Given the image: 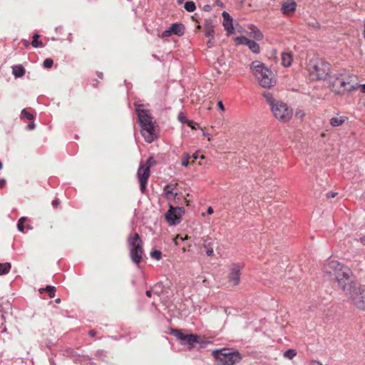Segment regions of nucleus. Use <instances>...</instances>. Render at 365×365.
<instances>
[{
    "instance_id": "c03bdc74",
    "label": "nucleus",
    "mask_w": 365,
    "mask_h": 365,
    "mask_svg": "<svg viewBox=\"0 0 365 365\" xmlns=\"http://www.w3.org/2000/svg\"><path fill=\"white\" fill-rule=\"evenodd\" d=\"M187 239V236L185 237H182V236L180 235H178L175 240V242L176 245L178 244V240L179 241H183L184 240Z\"/></svg>"
},
{
    "instance_id": "2eb2a0df",
    "label": "nucleus",
    "mask_w": 365,
    "mask_h": 365,
    "mask_svg": "<svg viewBox=\"0 0 365 365\" xmlns=\"http://www.w3.org/2000/svg\"><path fill=\"white\" fill-rule=\"evenodd\" d=\"M217 365H228V349L223 348L212 351Z\"/></svg>"
},
{
    "instance_id": "5fc2aeb1",
    "label": "nucleus",
    "mask_w": 365,
    "mask_h": 365,
    "mask_svg": "<svg viewBox=\"0 0 365 365\" xmlns=\"http://www.w3.org/2000/svg\"><path fill=\"white\" fill-rule=\"evenodd\" d=\"M6 183V181L4 180H0V187H2L3 186H4Z\"/></svg>"
},
{
    "instance_id": "412c9836",
    "label": "nucleus",
    "mask_w": 365,
    "mask_h": 365,
    "mask_svg": "<svg viewBox=\"0 0 365 365\" xmlns=\"http://www.w3.org/2000/svg\"><path fill=\"white\" fill-rule=\"evenodd\" d=\"M170 28L173 34H176L179 36H182L185 31V27L182 24H173Z\"/></svg>"
},
{
    "instance_id": "a878e982",
    "label": "nucleus",
    "mask_w": 365,
    "mask_h": 365,
    "mask_svg": "<svg viewBox=\"0 0 365 365\" xmlns=\"http://www.w3.org/2000/svg\"><path fill=\"white\" fill-rule=\"evenodd\" d=\"M11 265L9 262L0 263V275L6 274L9 272Z\"/></svg>"
},
{
    "instance_id": "9d476101",
    "label": "nucleus",
    "mask_w": 365,
    "mask_h": 365,
    "mask_svg": "<svg viewBox=\"0 0 365 365\" xmlns=\"http://www.w3.org/2000/svg\"><path fill=\"white\" fill-rule=\"evenodd\" d=\"M184 214L182 207L170 206L169 210L165 214V219L170 225H175L180 222V218Z\"/></svg>"
},
{
    "instance_id": "052dcab7",
    "label": "nucleus",
    "mask_w": 365,
    "mask_h": 365,
    "mask_svg": "<svg viewBox=\"0 0 365 365\" xmlns=\"http://www.w3.org/2000/svg\"><path fill=\"white\" fill-rule=\"evenodd\" d=\"M103 350H98V351H97V353H96V354H97L98 355H101V354H103Z\"/></svg>"
},
{
    "instance_id": "864d4df0",
    "label": "nucleus",
    "mask_w": 365,
    "mask_h": 365,
    "mask_svg": "<svg viewBox=\"0 0 365 365\" xmlns=\"http://www.w3.org/2000/svg\"><path fill=\"white\" fill-rule=\"evenodd\" d=\"M359 87L361 88V92L362 93H365V83L363 84V85H360Z\"/></svg>"
},
{
    "instance_id": "37998d69",
    "label": "nucleus",
    "mask_w": 365,
    "mask_h": 365,
    "mask_svg": "<svg viewBox=\"0 0 365 365\" xmlns=\"http://www.w3.org/2000/svg\"><path fill=\"white\" fill-rule=\"evenodd\" d=\"M192 158H193V160H192V163H194V162H195L196 160H197L198 158L204 159V158H205V157H204L203 155L200 156V155H199V152H197H197H195V153L192 155Z\"/></svg>"
},
{
    "instance_id": "393cba45",
    "label": "nucleus",
    "mask_w": 365,
    "mask_h": 365,
    "mask_svg": "<svg viewBox=\"0 0 365 365\" xmlns=\"http://www.w3.org/2000/svg\"><path fill=\"white\" fill-rule=\"evenodd\" d=\"M346 119L347 118L344 116L334 117L330 119V124L333 127L339 126L342 125Z\"/></svg>"
},
{
    "instance_id": "49530a36",
    "label": "nucleus",
    "mask_w": 365,
    "mask_h": 365,
    "mask_svg": "<svg viewBox=\"0 0 365 365\" xmlns=\"http://www.w3.org/2000/svg\"><path fill=\"white\" fill-rule=\"evenodd\" d=\"M217 106L219 107V108L222 110V111H225V106L222 103V101H219L217 102Z\"/></svg>"
},
{
    "instance_id": "13d9d810",
    "label": "nucleus",
    "mask_w": 365,
    "mask_h": 365,
    "mask_svg": "<svg viewBox=\"0 0 365 365\" xmlns=\"http://www.w3.org/2000/svg\"><path fill=\"white\" fill-rule=\"evenodd\" d=\"M89 335L91 336H93L95 335V331L91 330L89 331Z\"/></svg>"
},
{
    "instance_id": "c756f323",
    "label": "nucleus",
    "mask_w": 365,
    "mask_h": 365,
    "mask_svg": "<svg viewBox=\"0 0 365 365\" xmlns=\"http://www.w3.org/2000/svg\"><path fill=\"white\" fill-rule=\"evenodd\" d=\"M184 8L189 12H192L195 9V4L193 1H187L184 5Z\"/></svg>"
},
{
    "instance_id": "72a5a7b5",
    "label": "nucleus",
    "mask_w": 365,
    "mask_h": 365,
    "mask_svg": "<svg viewBox=\"0 0 365 365\" xmlns=\"http://www.w3.org/2000/svg\"><path fill=\"white\" fill-rule=\"evenodd\" d=\"M155 163V161L153 157H150L145 163H140L143 167H148L149 170H150V167L153 166Z\"/></svg>"
},
{
    "instance_id": "6ab92c4d",
    "label": "nucleus",
    "mask_w": 365,
    "mask_h": 365,
    "mask_svg": "<svg viewBox=\"0 0 365 365\" xmlns=\"http://www.w3.org/2000/svg\"><path fill=\"white\" fill-rule=\"evenodd\" d=\"M250 36L255 40V41H262L264 38L263 34L261 32V31L255 25L250 24L248 26Z\"/></svg>"
},
{
    "instance_id": "f3484780",
    "label": "nucleus",
    "mask_w": 365,
    "mask_h": 365,
    "mask_svg": "<svg viewBox=\"0 0 365 365\" xmlns=\"http://www.w3.org/2000/svg\"><path fill=\"white\" fill-rule=\"evenodd\" d=\"M297 9V3L292 0L286 1L282 5L281 11L283 14L288 15L289 13L293 12Z\"/></svg>"
},
{
    "instance_id": "5701e85b",
    "label": "nucleus",
    "mask_w": 365,
    "mask_h": 365,
    "mask_svg": "<svg viewBox=\"0 0 365 365\" xmlns=\"http://www.w3.org/2000/svg\"><path fill=\"white\" fill-rule=\"evenodd\" d=\"M293 57L291 53L285 52L282 53V64L284 67H289L292 65Z\"/></svg>"
},
{
    "instance_id": "58836bf2",
    "label": "nucleus",
    "mask_w": 365,
    "mask_h": 365,
    "mask_svg": "<svg viewBox=\"0 0 365 365\" xmlns=\"http://www.w3.org/2000/svg\"><path fill=\"white\" fill-rule=\"evenodd\" d=\"M53 61L51 58H46L43 61V66L46 68H50L52 67Z\"/></svg>"
},
{
    "instance_id": "e433bc0d",
    "label": "nucleus",
    "mask_w": 365,
    "mask_h": 365,
    "mask_svg": "<svg viewBox=\"0 0 365 365\" xmlns=\"http://www.w3.org/2000/svg\"><path fill=\"white\" fill-rule=\"evenodd\" d=\"M46 291L48 293V295L51 298H53L55 296L56 287L52 286H47L46 288Z\"/></svg>"
},
{
    "instance_id": "680f3d73",
    "label": "nucleus",
    "mask_w": 365,
    "mask_h": 365,
    "mask_svg": "<svg viewBox=\"0 0 365 365\" xmlns=\"http://www.w3.org/2000/svg\"><path fill=\"white\" fill-rule=\"evenodd\" d=\"M1 168H2V164H1V163L0 162V170L1 169Z\"/></svg>"
},
{
    "instance_id": "cd10ccee",
    "label": "nucleus",
    "mask_w": 365,
    "mask_h": 365,
    "mask_svg": "<svg viewBox=\"0 0 365 365\" xmlns=\"http://www.w3.org/2000/svg\"><path fill=\"white\" fill-rule=\"evenodd\" d=\"M38 38H39V35H38V34L34 35L31 45L34 48L43 47V43L41 41H38Z\"/></svg>"
},
{
    "instance_id": "de8ad7c7",
    "label": "nucleus",
    "mask_w": 365,
    "mask_h": 365,
    "mask_svg": "<svg viewBox=\"0 0 365 365\" xmlns=\"http://www.w3.org/2000/svg\"><path fill=\"white\" fill-rule=\"evenodd\" d=\"M29 130H33L35 128V124L34 123H31L27 126Z\"/></svg>"
},
{
    "instance_id": "39448f33",
    "label": "nucleus",
    "mask_w": 365,
    "mask_h": 365,
    "mask_svg": "<svg viewBox=\"0 0 365 365\" xmlns=\"http://www.w3.org/2000/svg\"><path fill=\"white\" fill-rule=\"evenodd\" d=\"M271 110L274 117L284 123L289 121L293 115L292 109L281 101H277L272 105Z\"/></svg>"
},
{
    "instance_id": "2f4dec72",
    "label": "nucleus",
    "mask_w": 365,
    "mask_h": 365,
    "mask_svg": "<svg viewBox=\"0 0 365 365\" xmlns=\"http://www.w3.org/2000/svg\"><path fill=\"white\" fill-rule=\"evenodd\" d=\"M26 221V217H21L19 221H18V223H17V228L18 230L20 231V232H24V222Z\"/></svg>"
},
{
    "instance_id": "ddd939ff",
    "label": "nucleus",
    "mask_w": 365,
    "mask_h": 365,
    "mask_svg": "<svg viewBox=\"0 0 365 365\" xmlns=\"http://www.w3.org/2000/svg\"><path fill=\"white\" fill-rule=\"evenodd\" d=\"M150 175V170H149V168L143 167L140 165L137 172V177L140 182V187L142 192H144L146 189L148 180Z\"/></svg>"
},
{
    "instance_id": "8fccbe9b",
    "label": "nucleus",
    "mask_w": 365,
    "mask_h": 365,
    "mask_svg": "<svg viewBox=\"0 0 365 365\" xmlns=\"http://www.w3.org/2000/svg\"><path fill=\"white\" fill-rule=\"evenodd\" d=\"M311 365H322L320 362L317 361H311Z\"/></svg>"
},
{
    "instance_id": "603ef678",
    "label": "nucleus",
    "mask_w": 365,
    "mask_h": 365,
    "mask_svg": "<svg viewBox=\"0 0 365 365\" xmlns=\"http://www.w3.org/2000/svg\"><path fill=\"white\" fill-rule=\"evenodd\" d=\"M215 4H216L218 6H220V7H222V6H223L222 2V1H217L215 2Z\"/></svg>"
},
{
    "instance_id": "3c124183",
    "label": "nucleus",
    "mask_w": 365,
    "mask_h": 365,
    "mask_svg": "<svg viewBox=\"0 0 365 365\" xmlns=\"http://www.w3.org/2000/svg\"><path fill=\"white\" fill-rule=\"evenodd\" d=\"M207 214L211 215L213 213V209L211 207H209L207 211Z\"/></svg>"
},
{
    "instance_id": "c9c22d12",
    "label": "nucleus",
    "mask_w": 365,
    "mask_h": 365,
    "mask_svg": "<svg viewBox=\"0 0 365 365\" xmlns=\"http://www.w3.org/2000/svg\"><path fill=\"white\" fill-rule=\"evenodd\" d=\"M150 256L156 260H160L161 258V252L159 250H153L150 252Z\"/></svg>"
},
{
    "instance_id": "a19ab883",
    "label": "nucleus",
    "mask_w": 365,
    "mask_h": 365,
    "mask_svg": "<svg viewBox=\"0 0 365 365\" xmlns=\"http://www.w3.org/2000/svg\"><path fill=\"white\" fill-rule=\"evenodd\" d=\"M178 118L179 121H180L182 123H188V120L185 116V115L183 113H180L178 114Z\"/></svg>"
},
{
    "instance_id": "c85d7f7f",
    "label": "nucleus",
    "mask_w": 365,
    "mask_h": 365,
    "mask_svg": "<svg viewBox=\"0 0 365 365\" xmlns=\"http://www.w3.org/2000/svg\"><path fill=\"white\" fill-rule=\"evenodd\" d=\"M283 355L289 359H292L297 355V351L294 349H290L285 351Z\"/></svg>"
},
{
    "instance_id": "4be33fe9",
    "label": "nucleus",
    "mask_w": 365,
    "mask_h": 365,
    "mask_svg": "<svg viewBox=\"0 0 365 365\" xmlns=\"http://www.w3.org/2000/svg\"><path fill=\"white\" fill-rule=\"evenodd\" d=\"M25 68L21 64L12 66V74L15 78H21L25 74Z\"/></svg>"
},
{
    "instance_id": "7c9ffc66",
    "label": "nucleus",
    "mask_w": 365,
    "mask_h": 365,
    "mask_svg": "<svg viewBox=\"0 0 365 365\" xmlns=\"http://www.w3.org/2000/svg\"><path fill=\"white\" fill-rule=\"evenodd\" d=\"M213 34H214V30L212 29V26H210V25H207L205 27V36H207V37H210V38H213Z\"/></svg>"
},
{
    "instance_id": "473e14b6",
    "label": "nucleus",
    "mask_w": 365,
    "mask_h": 365,
    "mask_svg": "<svg viewBox=\"0 0 365 365\" xmlns=\"http://www.w3.org/2000/svg\"><path fill=\"white\" fill-rule=\"evenodd\" d=\"M21 118H26V119L29 120H31L34 119L33 114L29 113V112H28L27 110H26V109H23L21 110Z\"/></svg>"
},
{
    "instance_id": "f03ea898",
    "label": "nucleus",
    "mask_w": 365,
    "mask_h": 365,
    "mask_svg": "<svg viewBox=\"0 0 365 365\" xmlns=\"http://www.w3.org/2000/svg\"><path fill=\"white\" fill-rule=\"evenodd\" d=\"M250 68L262 87L269 88L276 84L273 72L263 63L255 61L251 63Z\"/></svg>"
},
{
    "instance_id": "bf43d9fd",
    "label": "nucleus",
    "mask_w": 365,
    "mask_h": 365,
    "mask_svg": "<svg viewBox=\"0 0 365 365\" xmlns=\"http://www.w3.org/2000/svg\"><path fill=\"white\" fill-rule=\"evenodd\" d=\"M312 26L316 27V28H319V23H317V22L314 23V24H312Z\"/></svg>"
},
{
    "instance_id": "9b49d317",
    "label": "nucleus",
    "mask_w": 365,
    "mask_h": 365,
    "mask_svg": "<svg viewBox=\"0 0 365 365\" xmlns=\"http://www.w3.org/2000/svg\"><path fill=\"white\" fill-rule=\"evenodd\" d=\"M243 267L242 264H232L230 268V287L238 285L240 281L241 269Z\"/></svg>"
},
{
    "instance_id": "09e8293b",
    "label": "nucleus",
    "mask_w": 365,
    "mask_h": 365,
    "mask_svg": "<svg viewBox=\"0 0 365 365\" xmlns=\"http://www.w3.org/2000/svg\"><path fill=\"white\" fill-rule=\"evenodd\" d=\"M59 204V200H53L52 202V205L54 207H56L58 206V205Z\"/></svg>"
},
{
    "instance_id": "6e6552de",
    "label": "nucleus",
    "mask_w": 365,
    "mask_h": 365,
    "mask_svg": "<svg viewBox=\"0 0 365 365\" xmlns=\"http://www.w3.org/2000/svg\"><path fill=\"white\" fill-rule=\"evenodd\" d=\"M171 334L175 336L182 345H188L192 349L194 344L197 342L198 336L195 334H184L179 329H172Z\"/></svg>"
},
{
    "instance_id": "dca6fc26",
    "label": "nucleus",
    "mask_w": 365,
    "mask_h": 365,
    "mask_svg": "<svg viewBox=\"0 0 365 365\" xmlns=\"http://www.w3.org/2000/svg\"><path fill=\"white\" fill-rule=\"evenodd\" d=\"M342 76L343 79H345V82H350V83L347 84V91L348 92H351L352 91L356 90L359 88L360 84L358 83V78L354 74H346V73H340Z\"/></svg>"
},
{
    "instance_id": "bb28decb",
    "label": "nucleus",
    "mask_w": 365,
    "mask_h": 365,
    "mask_svg": "<svg viewBox=\"0 0 365 365\" xmlns=\"http://www.w3.org/2000/svg\"><path fill=\"white\" fill-rule=\"evenodd\" d=\"M263 95L271 108L272 107V105L275 104L277 101L273 98L272 94L269 92H264Z\"/></svg>"
},
{
    "instance_id": "4c0bfd02",
    "label": "nucleus",
    "mask_w": 365,
    "mask_h": 365,
    "mask_svg": "<svg viewBox=\"0 0 365 365\" xmlns=\"http://www.w3.org/2000/svg\"><path fill=\"white\" fill-rule=\"evenodd\" d=\"M190 156L189 154H185L182 160L181 165L184 167H187L189 165V160Z\"/></svg>"
},
{
    "instance_id": "e2e57ef3",
    "label": "nucleus",
    "mask_w": 365,
    "mask_h": 365,
    "mask_svg": "<svg viewBox=\"0 0 365 365\" xmlns=\"http://www.w3.org/2000/svg\"><path fill=\"white\" fill-rule=\"evenodd\" d=\"M56 301V302H60V299H57Z\"/></svg>"
},
{
    "instance_id": "79ce46f5",
    "label": "nucleus",
    "mask_w": 365,
    "mask_h": 365,
    "mask_svg": "<svg viewBox=\"0 0 365 365\" xmlns=\"http://www.w3.org/2000/svg\"><path fill=\"white\" fill-rule=\"evenodd\" d=\"M172 34H172L171 29L170 28L169 29H166L162 32L161 37H168V36H170Z\"/></svg>"
},
{
    "instance_id": "b1692460",
    "label": "nucleus",
    "mask_w": 365,
    "mask_h": 365,
    "mask_svg": "<svg viewBox=\"0 0 365 365\" xmlns=\"http://www.w3.org/2000/svg\"><path fill=\"white\" fill-rule=\"evenodd\" d=\"M163 193L168 200H174L177 196V192L173 191L170 185H166L163 189Z\"/></svg>"
},
{
    "instance_id": "a211bd4d",
    "label": "nucleus",
    "mask_w": 365,
    "mask_h": 365,
    "mask_svg": "<svg viewBox=\"0 0 365 365\" xmlns=\"http://www.w3.org/2000/svg\"><path fill=\"white\" fill-rule=\"evenodd\" d=\"M237 33L244 34L246 33V31L238 23H233L232 18L230 16V36Z\"/></svg>"
},
{
    "instance_id": "0eeeda50",
    "label": "nucleus",
    "mask_w": 365,
    "mask_h": 365,
    "mask_svg": "<svg viewBox=\"0 0 365 365\" xmlns=\"http://www.w3.org/2000/svg\"><path fill=\"white\" fill-rule=\"evenodd\" d=\"M158 125L156 122L140 125V133L145 142L151 143L157 138Z\"/></svg>"
},
{
    "instance_id": "aec40b11",
    "label": "nucleus",
    "mask_w": 365,
    "mask_h": 365,
    "mask_svg": "<svg viewBox=\"0 0 365 365\" xmlns=\"http://www.w3.org/2000/svg\"><path fill=\"white\" fill-rule=\"evenodd\" d=\"M242 360L240 353L234 349H230V365H235Z\"/></svg>"
},
{
    "instance_id": "f8f14e48",
    "label": "nucleus",
    "mask_w": 365,
    "mask_h": 365,
    "mask_svg": "<svg viewBox=\"0 0 365 365\" xmlns=\"http://www.w3.org/2000/svg\"><path fill=\"white\" fill-rule=\"evenodd\" d=\"M236 45H245L254 53H259L260 52L259 45L253 40H250L244 36H237L233 38Z\"/></svg>"
},
{
    "instance_id": "4d7b16f0",
    "label": "nucleus",
    "mask_w": 365,
    "mask_h": 365,
    "mask_svg": "<svg viewBox=\"0 0 365 365\" xmlns=\"http://www.w3.org/2000/svg\"><path fill=\"white\" fill-rule=\"evenodd\" d=\"M146 295L148 297H151V291L150 290H148L146 292Z\"/></svg>"
},
{
    "instance_id": "7ed1b4c3",
    "label": "nucleus",
    "mask_w": 365,
    "mask_h": 365,
    "mask_svg": "<svg viewBox=\"0 0 365 365\" xmlns=\"http://www.w3.org/2000/svg\"><path fill=\"white\" fill-rule=\"evenodd\" d=\"M312 80H324L330 71V64L322 60H311L307 66Z\"/></svg>"
},
{
    "instance_id": "6e6d98bb",
    "label": "nucleus",
    "mask_w": 365,
    "mask_h": 365,
    "mask_svg": "<svg viewBox=\"0 0 365 365\" xmlns=\"http://www.w3.org/2000/svg\"><path fill=\"white\" fill-rule=\"evenodd\" d=\"M360 242H361L364 245H365V236L361 237L360 238Z\"/></svg>"
},
{
    "instance_id": "f704fd0d",
    "label": "nucleus",
    "mask_w": 365,
    "mask_h": 365,
    "mask_svg": "<svg viewBox=\"0 0 365 365\" xmlns=\"http://www.w3.org/2000/svg\"><path fill=\"white\" fill-rule=\"evenodd\" d=\"M222 16L224 19L223 21V26L225 27V29L228 31V12L223 11L222 12Z\"/></svg>"
},
{
    "instance_id": "a18cd8bd",
    "label": "nucleus",
    "mask_w": 365,
    "mask_h": 365,
    "mask_svg": "<svg viewBox=\"0 0 365 365\" xmlns=\"http://www.w3.org/2000/svg\"><path fill=\"white\" fill-rule=\"evenodd\" d=\"M336 195H337L336 192H329L327 193V198H334L336 196Z\"/></svg>"
},
{
    "instance_id": "1a4fd4ad",
    "label": "nucleus",
    "mask_w": 365,
    "mask_h": 365,
    "mask_svg": "<svg viewBox=\"0 0 365 365\" xmlns=\"http://www.w3.org/2000/svg\"><path fill=\"white\" fill-rule=\"evenodd\" d=\"M140 126L155 122L151 115L150 111L143 108L141 104L135 103Z\"/></svg>"
},
{
    "instance_id": "ea45409f",
    "label": "nucleus",
    "mask_w": 365,
    "mask_h": 365,
    "mask_svg": "<svg viewBox=\"0 0 365 365\" xmlns=\"http://www.w3.org/2000/svg\"><path fill=\"white\" fill-rule=\"evenodd\" d=\"M204 248L205 249L206 255L207 256H212L213 255V248L210 247V245H205Z\"/></svg>"
},
{
    "instance_id": "4468645a",
    "label": "nucleus",
    "mask_w": 365,
    "mask_h": 365,
    "mask_svg": "<svg viewBox=\"0 0 365 365\" xmlns=\"http://www.w3.org/2000/svg\"><path fill=\"white\" fill-rule=\"evenodd\" d=\"M354 292L349 298L358 309L365 310V290L359 287Z\"/></svg>"
},
{
    "instance_id": "20e7f679",
    "label": "nucleus",
    "mask_w": 365,
    "mask_h": 365,
    "mask_svg": "<svg viewBox=\"0 0 365 365\" xmlns=\"http://www.w3.org/2000/svg\"><path fill=\"white\" fill-rule=\"evenodd\" d=\"M128 242L130 250V257L132 261L135 264H139L143 255L142 240L139 235L136 232L130 235L128 238Z\"/></svg>"
},
{
    "instance_id": "423d86ee",
    "label": "nucleus",
    "mask_w": 365,
    "mask_h": 365,
    "mask_svg": "<svg viewBox=\"0 0 365 365\" xmlns=\"http://www.w3.org/2000/svg\"><path fill=\"white\" fill-rule=\"evenodd\" d=\"M349 83V82H345V79H343L340 73L331 76L329 78V84L331 91L339 96H344L349 93L346 90Z\"/></svg>"
},
{
    "instance_id": "f257e3e1",
    "label": "nucleus",
    "mask_w": 365,
    "mask_h": 365,
    "mask_svg": "<svg viewBox=\"0 0 365 365\" xmlns=\"http://www.w3.org/2000/svg\"><path fill=\"white\" fill-rule=\"evenodd\" d=\"M329 268L333 271L339 287L341 290L349 296L359 287L358 284L353 280L352 272L342 264L337 261H331L329 263Z\"/></svg>"
}]
</instances>
